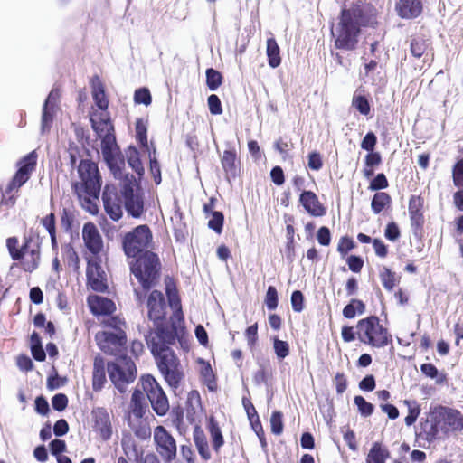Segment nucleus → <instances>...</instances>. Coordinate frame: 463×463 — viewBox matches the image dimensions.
<instances>
[{
    "instance_id": "obj_15",
    "label": "nucleus",
    "mask_w": 463,
    "mask_h": 463,
    "mask_svg": "<svg viewBox=\"0 0 463 463\" xmlns=\"http://www.w3.org/2000/svg\"><path fill=\"white\" fill-rule=\"evenodd\" d=\"M36 165V155L34 152L30 153L19 162V168L14 175V178L5 189V194H11L17 191L23 184H24Z\"/></svg>"
},
{
    "instance_id": "obj_37",
    "label": "nucleus",
    "mask_w": 463,
    "mask_h": 463,
    "mask_svg": "<svg viewBox=\"0 0 463 463\" xmlns=\"http://www.w3.org/2000/svg\"><path fill=\"white\" fill-rule=\"evenodd\" d=\"M41 224L46 229L50 234L52 248L57 247L55 216L50 213L41 220Z\"/></svg>"
},
{
    "instance_id": "obj_61",
    "label": "nucleus",
    "mask_w": 463,
    "mask_h": 463,
    "mask_svg": "<svg viewBox=\"0 0 463 463\" xmlns=\"http://www.w3.org/2000/svg\"><path fill=\"white\" fill-rule=\"evenodd\" d=\"M291 305L296 312H300L303 309V295L300 291L296 290L292 293Z\"/></svg>"
},
{
    "instance_id": "obj_36",
    "label": "nucleus",
    "mask_w": 463,
    "mask_h": 463,
    "mask_svg": "<svg viewBox=\"0 0 463 463\" xmlns=\"http://www.w3.org/2000/svg\"><path fill=\"white\" fill-rule=\"evenodd\" d=\"M365 310L364 304L358 299H352L348 305H346L343 310V315L346 318H353L356 314H363Z\"/></svg>"
},
{
    "instance_id": "obj_6",
    "label": "nucleus",
    "mask_w": 463,
    "mask_h": 463,
    "mask_svg": "<svg viewBox=\"0 0 463 463\" xmlns=\"http://www.w3.org/2000/svg\"><path fill=\"white\" fill-rule=\"evenodd\" d=\"M121 194L128 214L134 218H140L145 211L144 196L139 183L135 176L126 175L122 178Z\"/></svg>"
},
{
    "instance_id": "obj_5",
    "label": "nucleus",
    "mask_w": 463,
    "mask_h": 463,
    "mask_svg": "<svg viewBox=\"0 0 463 463\" xmlns=\"http://www.w3.org/2000/svg\"><path fill=\"white\" fill-rule=\"evenodd\" d=\"M356 334L360 342L376 348L386 346L391 338L375 316L361 319L356 326Z\"/></svg>"
},
{
    "instance_id": "obj_17",
    "label": "nucleus",
    "mask_w": 463,
    "mask_h": 463,
    "mask_svg": "<svg viewBox=\"0 0 463 463\" xmlns=\"http://www.w3.org/2000/svg\"><path fill=\"white\" fill-rule=\"evenodd\" d=\"M435 412L443 434H449L463 429V417L458 411L441 407Z\"/></svg>"
},
{
    "instance_id": "obj_12",
    "label": "nucleus",
    "mask_w": 463,
    "mask_h": 463,
    "mask_svg": "<svg viewBox=\"0 0 463 463\" xmlns=\"http://www.w3.org/2000/svg\"><path fill=\"white\" fill-rule=\"evenodd\" d=\"M153 439L156 451L165 463L173 462L177 454V445L172 434L164 427L157 426L154 430Z\"/></svg>"
},
{
    "instance_id": "obj_24",
    "label": "nucleus",
    "mask_w": 463,
    "mask_h": 463,
    "mask_svg": "<svg viewBox=\"0 0 463 463\" xmlns=\"http://www.w3.org/2000/svg\"><path fill=\"white\" fill-rule=\"evenodd\" d=\"M146 340L148 347H150L151 352L154 354H158L163 349L169 348L166 346V340L164 336V332L157 326V328L155 331L149 332L148 335H146Z\"/></svg>"
},
{
    "instance_id": "obj_3",
    "label": "nucleus",
    "mask_w": 463,
    "mask_h": 463,
    "mask_svg": "<svg viewBox=\"0 0 463 463\" xmlns=\"http://www.w3.org/2000/svg\"><path fill=\"white\" fill-rule=\"evenodd\" d=\"M78 172L80 182L73 185L74 192L77 194L81 206L94 214L98 212L96 202L101 188L98 166L90 161L84 160L80 163Z\"/></svg>"
},
{
    "instance_id": "obj_32",
    "label": "nucleus",
    "mask_w": 463,
    "mask_h": 463,
    "mask_svg": "<svg viewBox=\"0 0 463 463\" xmlns=\"http://www.w3.org/2000/svg\"><path fill=\"white\" fill-rule=\"evenodd\" d=\"M194 441L197 448L200 456L208 460L211 458V453L208 447V442L205 435L202 430H195L194 432Z\"/></svg>"
},
{
    "instance_id": "obj_46",
    "label": "nucleus",
    "mask_w": 463,
    "mask_h": 463,
    "mask_svg": "<svg viewBox=\"0 0 463 463\" xmlns=\"http://www.w3.org/2000/svg\"><path fill=\"white\" fill-rule=\"evenodd\" d=\"M210 432L213 439V446L215 450H218L223 444V438L220 428L214 422H211Z\"/></svg>"
},
{
    "instance_id": "obj_49",
    "label": "nucleus",
    "mask_w": 463,
    "mask_h": 463,
    "mask_svg": "<svg viewBox=\"0 0 463 463\" xmlns=\"http://www.w3.org/2000/svg\"><path fill=\"white\" fill-rule=\"evenodd\" d=\"M134 100L137 104H144L148 106L151 104L152 98L151 94L146 88H141L135 91Z\"/></svg>"
},
{
    "instance_id": "obj_9",
    "label": "nucleus",
    "mask_w": 463,
    "mask_h": 463,
    "mask_svg": "<svg viewBox=\"0 0 463 463\" xmlns=\"http://www.w3.org/2000/svg\"><path fill=\"white\" fill-rule=\"evenodd\" d=\"M154 356L156 359L157 367L167 383L171 387H177L183 378V372L175 353L167 348L161 350Z\"/></svg>"
},
{
    "instance_id": "obj_27",
    "label": "nucleus",
    "mask_w": 463,
    "mask_h": 463,
    "mask_svg": "<svg viewBox=\"0 0 463 463\" xmlns=\"http://www.w3.org/2000/svg\"><path fill=\"white\" fill-rule=\"evenodd\" d=\"M390 457L389 450L383 447L380 443L375 442L373 444L366 458L367 463H385L386 459Z\"/></svg>"
},
{
    "instance_id": "obj_40",
    "label": "nucleus",
    "mask_w": 463,
    "mask_h": 463,
    "mask_svg": "<svg viewBox=\"0 0 463 463\" xmlns=\"http://www.w3.org/2000/svg\"><path fill=\"white\" fill-rule=\"evenodd\" d=\"M121 446L125 455L128 458L137 457V444L134 439L130 435L123 436L121 439Z\"/></svg>"
},
{
    "instance_id": "obj_22",
    "label": "nucleus",
    "mask_w": 463,
    "mask_h": 463,
    "mask_svg": "<svg viewBox=\"0 0 463 463\" xmlns=\"http://www.w3.org/2000/svg\"><path fill=\"white\" fill-rule=\"evenodd\" d=\"M396 9L401 17L414 18L421 13V4L420 0H400Z\"/></svg>"
},
{
    "instance_id": "obj_63",
    "label": "nucleus",
    "mask_w": 463,
    "mask_h": 463,
    "mask_svg": "<svg viewBox=\"0 0 463 463\" xmlns=\"http://www.w3.org/2000/svg\"><path fill=\"white\" fill-rule=\"evenodd\" d=\"M258 326L254 324L246 329L245 336L250 346H253L257 341Z\"/></svg>"
},
{
    "instance_id": "obj_8",
    "label": "nucleus",
    "mask_w": 463,
    "mask_h": 463,
    "mask_svg": "<svg viewBox=\"0 0 463 463\" xmlns=\"http://www.w3.org/2000/svg\"><path fill=\"white\" fill-rule=\"evenodd\" d=\"M107 369L109 379L120 392H124L127 386L136 378V365L131 359L126 356L121 357L116 363L108 364Z\"/></svg>"
},
{
    "instance_id": "obj_50",
    "label": "nucleus",
    "mask_w": 463,
    "mask_h": 463,
    "mask_svg": "<svg viewBox=\"0 0 463 463\" xmlns=\"http://www.w3.org/2000/svg\"><path fill=\"white\" fill-rule=\"evenodd\" d=\"M265 304L269 310H274L278 307V293L277 289L269 286L268 288L266 297H265Z\"/></svg>"
},
{
    "instance_id": "obj_7",
    "label": "nucleus",
    "mask_w": 463,
    "mask_h": 463,
    "mask_svg": "<svg viewBox=\"0 0 463 463\" xmlns=\"http://www.w3.org/2000/svg\"><path fill=\"white\" fill-rule=\"evenodd\" d=\"M131 271L142 285L143 288L148 289L157 279L159 260L155 253L146 251L132 264Z\"/></svg>"
},
{
    "instance_id": "obj_57",
    "label": "nucleus",
    "mask_w": 463,
    "mask_h": 463,
    "mask_svg": "<svg viewBox=\"0 0 463 463\" xmlns=\"http://www.w3.org/2000/svg\"><path fill=\"white\" fill-rule=\"evenodd\" d=\"M105 324L108 327L113 329V332L124 331V328L126 327L125 322L118 317L108 318Z\"/></svg>"
},
{
    "instance_id": "obj_64",
    "label": "nucleus",
    "mask_w": 463,
    "mask_h": 463,
    "mask_svg": "<svg viewBox=\"0 0 463 463\" xmlns=\"http://www.w3.org/2000/svg\"><path fill=\"white\" fill-rule=\"evenodd\" d=\"M180 452L182 458L184 460L183 463H194V455L191 447L186 445H182L180 448Z\"/></svg>"
},
{
    "instance_id": "obj_11",
    "label": "nucleus",
    "mask_w": 463,
    "mask_h": 463,
    "mask_svg": "<svg viewBox=\"0 0 463 463\" xmlns=\"http://www.w3.org/2000/svg\"><path fill=\"white\" fill-rule=\"evenodd\" d=\"M141 383L155 412L159 416L165 415L169 410L168 400L156 379L150 374L144 375Z\"/></svg>"
},
{
    "instance_id": "obj_43",
    "label": "nucleus",
    "mask_w": 463,
    "mask_h": 463,
    "mask_svg": "<svg viewBox=\"0 0 463 463\" xmlns=\"http://www.w3.org/2000/svg\"><path fill=\"white\" fill-rule=\"evenodd\" d=\"M352 105L362 115H368L370 112V105L368 100L362 95H355L353 98Z\"/></svg>"
},
{
    "instance_id": "obj_59",
    "label": "nucleus",
    "mask_w": 463,
    "mask_h": 463,
    "mask_svg": "<svg viewBox=\"0 0 463 463\" xmlns=\"http://www.w3.org/2000/svg\"><path fill=\"white\" fill-rule=\"evenodd\" d=\"M346 262L349 269L353 272H360L364 266V260L360 257L355 255L349 256L346 260Z\"/></svg>"
},
{
    "instance_id": "obj_2",
    "label": "nucleus",
    "mask_w": 463,
    "mask_h": 463,
    "mask_svg": "<svg viewBox=\"0 0 463 463\" xmlns=\"http://www.w3.org/2000/svg\"><path fill=\"white\" fill-rule=\"evenodd\" d=\"M93 130L101 139V154L115 178H121L124 160L113 134L114 128L107 111H95L90 117Z\"/></svg>"
},
{
    "instance_id": "obj_60",
    "label": "nucleus",
    "mask_w": 463,
    "mask_h": 463,
    "mask_svg": "<svg viewBox=\"0 0 463 463\" xmlns=\"http://www.w3.org/2000/svg\"><path fill=\"white\" fill-rule=\"evenodd\" d=\"M354 248V242L352 239L348 237H343L341 238L338 246L337 250L342 254L345 255L349 250H353Z\"/></svg>"
},
{
    "instance_id": "obj_16",
    "label": "nucleus",
    "mask_w": 463,
    "mask_h": 463,
    "mask_svg": "<svg viewBox=\"0 0 463 463\" xmlns=\"http://www.w3.org/2000/svg\"><path fill=\"white\" fill-rule=\"evenodd\" d=\"M82 240L89 254L85 256H104L102 237L93 222H86L82 227Z\"/></svg>"
},
{
    "instance_id": "obj_1",
    "label": "nucleus",
    "mask_w": 463,
    "mask_h": 463,
    "mask_svg": "<svg viewBox=\"0 0 463 463\" xmlns=\"http://www.w3.org/2000/svg\"><path fill=\"white\" fill-rule=\"evenodd\" d=\"M375 23V10L368 4L358 2L343 9L340 22L332 32L335 38V47L354 50L358 43L361 28L373 26Z\"/></svg>"
},
{
    "instance_id": "obj_10",
    "label": "nucleus",
    "mask_w": 463,
    "mask_h": 463,
    "mask_svg": "<svg viewBox=\"0 0 463 463\" xmlns=\"http://www.w3.org/2000/svg\"><path fill=\"white\" fill-rule=\"evenodd\" d=\"M152 243V232L147 225H139L131 232L125 235L123 248L126 255L136 258L146 250Z\"/></svg>"
},
{
    "instance_id": "obj_52",
    "label": "nucleus",
    "mask_w": 463,
    "mask_h": 463,
    "mask_svg": "<svg viewBox=\"0 0 463 463\" xmlns=\"http://www.w3.org/2000/svg\"><path fill=\"white\" fill-rule=\"evenodd\" d=\"M65 256L68 260L69 265L72 266L75 269H79L80 268V259L77 252L74 250L72 247L67 245L65 247Z\"/></svg>"
},
{
    "instance_id": "obj_58",
    "label": "nucleus",
    "mask_w": 463,
    "mask_h": 463,
    "mask_svg": "<svg viewBox=\"0 0 463 463\" xmlns=\"http://www.w3.org/2000/svg\"><path fill=\"white\" fill-rule=\"evenodd\" d=\"M376 141H377L376 136L373 132H369L364 137V139L361 143V147L369 152H373V150L375 146Z\"/></svg>"
},
{
    "instance_id": "obj_31",
    "label": "nucleus",
    "mask_w": 463,
    "mask_h": 463,
    "mask_svg": "<svg viewBox=\"0 0 463 463\" xmlns=\"http://www.w3.org/2000/svg\"><path fill=\"white\" fill-rule=\"evenodd\" d=\"M268 62L271 68H277L281 62L279 55V47L274 38H269L267 40L266 49Z\"/></svg>"
},
{
    "instance_id": "obj_4",
    "label": "nucleus",
    "mask_w": 463,
    "mask_h": 463,
    "mask_svg": "<svg viewBox=\"0 0 463 463\" xmlns=\"http://www.w3.org/2000/svg\"><path fill=\"white\" fill-rule=\"evenodd\" d=\"M5 245L10 258L14 261H19V266L24 271L31 273L39 267L40 245L31 237L24 236L22 244L17 237H9L6 239Z\"/></svg>"
},
{
    "instance_id": "obj_54",
    "label": "nucleus",
    "mask_w": 463,
    "mask_h": 463,
    "mask_svg": "<svg viewBox=\"0 0 463 463\" xmlns=\"http://www.w3.org/2000/svg\"><path fill=\"white\" fill-rule=\"evenodd\" d=\"M208 106L212 114L220 115L222 113L220 99L216 95L212 94L208 97Z\"/></svg>"
},
{
    "instance_id": "obj_19",
    "label": "nucleus",
    "mask_w": 463,
    "mask_h": 463,
    "mask_svg": "<svg viewBox=\"0 0 463 463\" xmlns=\"http://www.w3.org/2000/svg\"><path fill=\"white\" fill-rule=\"evenodd\" d=\"M93 429L99 437L107 441L111 439L113 427L110 415L104 408L98 407L92 410Z\"/></svg>"
},
{
    "instance_id": "obj_48",
    "label": "nucleus",
    "mask_w": 463,
    "mask_h": 463,
    "mask_svg": "<svg viewBox=\"0 0 463 463\" xmlns=\"http://www.w3.org/2000/svg\"><path fill=\"white\" fill-rule=\"evenodd\" d=\"M452 177L454 184L458 188H463V158L453 166Z\"/></svg>"
},
{
    "instance_id": "obj_51",
    "label": "nucleus",
    "mask_w": 463,
    "mask_h": 463,
    "mask_svg": "<svg viewBox=\"0 0 463 463\" xmlns=\"http://www.w3.org/2000/svg\"><path fill=\"white\" fill-rule=\"evenodd\" d=\"M271 430L274 434L279 435L283 430L282 414L274 411L270 417Z\"/></svg>"
},
{
    "instance_id": "obj_28",
    "label": "nucleus",
    "mask_w": 463,
    "mask_h": 463,
    "mask_svg": "<svg viewBox=\"0 0 463 463\" xmlns=\"http://www.w3.org/2000/svg\"><path fill=\"white\" fill-rule=\"evenodd\" d=\"M430 42L422 36H416L411 42V52L416 58L428 56Z\"/></svg>"
},
{
    "instance_id": "obj_30",
    "label": "nucleus",
    "mask_w": 463,
    "mask_h": 463,
    "mask_svg": "<svg viewBox=\"0 0 463 463\" xmlns=\"http://www.w3.org/2000/svg\"><path fill=\"white\" fill-rule=\"evenodd\" d=\"M144 395L142 391L136 390L131 397V404H130V415L129 418H143V414L145 413V408L143 406Z\"/></svg>"
},
{
    "instance_id": "obj_20",
    "label": "nucleus",
    "mask_w": 463,
    "mask_h": 463,
    "mask_svg": "<svg viewBox=\"0 0 463 463\" xmlns=\"http://www.w3.org/2000/svg\"><path fill=\"white\" fill-rule=\"evenodd\" d=\"M148 317L156 323L161 321L165 316V305L163 294L154 290L147 299Z\"/></svg>"
},
{
    "instance_id": "obj_21",
    "label": "nucleus",
    "mask_w": 463,
    "mask_h": 463,
    "mask_svg": "<svg viewBox=\"0 0 463 463\" xmlns=\"http://www.w3.org/2000/svg\"><path fill=\"white\" fill-rule=\"evenodd\" d=\"M87 302L91 312L95 315H109L116 309L112 300L98 295L89 296Z\"/></svg>"
},
{
    "instance_id": "obj_33",
    "label": "nucleus",
    "mask_w": 463,
    "mask_h": 463,
    "mask_svg": "<svg viewBox=\"0 0 463 463\" xmlns=\"http://www.w3.org/2000/svg\"><path fill=\"white\" fill-rule=\"evenodd\" d=\"M391 197L387 193L378 192L373 197L371 207L375 214L380 213L386 206L391 203Z\"/></svg>"
},
{
    "instance_id": "obj_39",
    "label": "nucleus",
    "mask_w": 463,
    "mask_h": 463,
    "mask_svg": "<svg viewBox=\"0 0 463 463\" xmlns=\"http://www.w3.org/2000/svg\"><path fill=\"white\" fill-rule=\"evenodd\" d=\"M128 163L130 167L141 176L144 174V167L136 148H129L127 154Z\"/></svg>"
},
{
    "instance_id": "obj_56",
    "label": "nucleus",
    "mask_w": 463,
    "mask_h": 463,
    "mask_svg": "<svg viewBox=\"0 0 463 463\" xmlns=\"http://www.w3.org/2000/svg\"><path fill=\"white\" fill-rule=\"evenodd\" d=\"M52 404L54 410L58 411H63L68 404V399L65 394L59 393L53 396Z\"/></svg>"
},
{
    "instance_id": "obj_41",
    "label": "nucleus",
    "mask_w": 463,
    "mask_h": 463,
    "mask_svg": "<svg viewBox=\"0 0 463 463\" xmlns=\"http://www.w3.org/2000/svg\"><path fill=\"white\" fill-rule=\"evenodd\" d=\"M206 83L211 90H215L222 83V75L213 69L206 71Z\"/></svg>"
},
{
    "instance_id": "obj_38",
    "label": "nucleus",
    "mask_w": 463,
    "mask_h": 463,
    "mask_svg": "<svg viewBox=\"0 0 463 463\" xmlns=\"http://www.w3.org/2000/svg\"><path fill=\"white\" fill-rule=\"evenodd\" d=\"M379 276L384 288L387 289L388 291H392L394 288L397 282L395 273L391 271V269H389L388 268L383 267L381 269Z\"/></svg>"
},
{
    "instance_id": "obj_18",
    "label": "nucleus",
    "mask_w": 463,
    "mask_h": 463,
    "mask_svg": "<svg viewBox=\"0 0 463 463\" xmlns=\"http://www.w3.org/2000/svg\"><path fill=\"white\" fill-rule=\"evenodd\" d=\"M102 201L107 214L113 220L118 221L123 214L121 200L117 188L112 184H106L102 194Z\"/></svg>"
},
{
    "instance_id": "obj_45",
    "label": "nucleus",
    "mask_w": 463,
    "mask_h": 463,
    "mask_svg": "<svg viewBox=\"0 0 463 463\" xmlns=\"http://www.w3.org/2000/svg\"><path fill=\"white\" fill-rule=\"evenodd\" d=\"M53 113H54V109H52L51 107L43 106V114H42V125H41L43 133H44L45 131L50 129L51 125L52 123Z\"/></svg>"
},
{
    "instance_id": "obj_53",
    "label": "nucleus",
    "mask_w": 463,
    "mask_h": 463,
    "mask_svg": "<svg viewBox=\"0 0 463 463\" xmlns=\"http://www.w3.org/2000/svg\"><path fill=\"white\" fill-rule=\"evenodd\" d=\"M388 186V181L385 175L382 174H378L371 182L369 189L372 191H377L380 189H384Z\"/></svg>"
},
{
    "instance_id": "obj_62",
    "label": "nucleus",
    "mask_w": 463,
    "mask_h": 463,
    "mask_svg": "<svg viewBox=\"0 0 463 463\" xmlns=\"http://www.w3.org/2000/svg\"><path fill=\"white\" fill-rule=\"evenodd\" d=\"M384 235L392 241H396L400 237V230L397 224L394 222L389 223L385 229Z\"/></svg>"
},
{
    "instance_id": "obj_26",
    "label": "nucleus",
    "mask_w": 463,
    "mask_h": 463,
    "mask_svg": "<svg viewBox=\"0 0 463 463\" xmlns=\"http://www.w3.org/2000/svg\"><path fill=\"white\" fill-rule=\"evenodd\" d=\"M128 425L138 439L146 440L151 437V429L146 420L142 418H138V420L136 418H129Z\"/></svg>"
},
{
    "instance_id": "obj_44",
    "label": "nucleus",
    "mask_w": 463,
    "mask_h": 463,
    "mask_svg": "<svg viewBox=\"0 0 463 463\" xmlns=\"http://www.w3.org/2000/svg\"><path fill=\"white\" fill-rule=\"evenodd\" d=\"M354 404L357 406L361 415L364 417L370 416L373 411V405L365 401L362 396L354 397Z\"/></svg>"
},
{
    "instance_id": "obj_13",
    "label": "nucleus",
    "mask_w": 463,
    "mask_h": 463,
    "mask_svg": "<svg viewBox=\"0 0 463 463\" xmlns=\"http://www.w3.org/2000/svg\"><path fill=\"white\" fill-rule=\"evenodd\" d=\"M87 260V282L88 285L98 292H104L108 288L107 275L101 266L103 256H85Z\"/></svg>"
},
{
    "instance_id": "obj_23",
    "label": "nucleus",
    "mask_w": 463,
    "mask_h": 463,
    "mask_svg": "<svg viewBox=\"0 0 463 463\" xmlns=\"http://www.w3.org/2000/svg\"><path fill=\"white\" fill-rule=\"evenodd\" d=\"M106 383V367L103 358L97 356L94 359L93 373H92V386L93 390L100 391Z\"/></svg>"
},
{
    "instance_id": "obj_55",
    "label": "nucleus",
    "mask_w": 463,
    "mask_h": 463,
    "mask_svg": "<svg viewBox=\"0 0 463 463\" xmlns=\"http://www.w3.org/2000/svg\"><path fill=\"white\" fill-rule=\"evenodd\" d=\"M136 132L138 142L142 146H147V136H146V128L142 123V121L138 120L136 125Z\"/></svg>"
},
{
    "instance_id": "obj_35",
    "label": "nucleus",
    "mask_w": 463,
    "mask_h": 463,
    "mask_svg": "<svg viewBox=\"0 0 463 463\" xmlns=\"http://www.w3.org/2000/svg\"><path fill=\"white\" fill-rule=\"evenodd\" d=\"M236 153L231 150H225L222 157V165L227 175H235Z\"/></svg>"
},
{
    "instance_id": "obj_29",
    "label": "nucleus",
    "mask_w": 463,
    "mask_h": 463,
    "mask_svg": "<svg viewBox=\"0 0 463 463\" xmlns=\"http://www.w3.org/2000/svg\"><path fill=\"white\" fill-rule=\"evenodd\" d=\"M299 201L307 213L313 216L318 215V201L315 193L304 191Z\"/></svg>"
},
{
    "instance_id": "obj_42",
    "label": "nucleus",
    "mask_w": 463,
    "mask_h": 463,
    "mask_svg": "<svg viewBox=\"0 0 463 463\" xmlns=\"http://www.w3.org/2000/svg\"><path fill=\"white\" fill-rule=\"evenodd\" d=\"M223 220V214L221 212L215 211L212 213L211 219L208 222V227L220 234L222 231Z\"/></svg>"
},
{
    "instance_id": "obj_47",
    "label": "nucleus",
    "mask_w": 463,
    "mask_h": 463,
    "mask_svg": "<svg viewBox=\"0 0 463 463\" xmlns=\"http://www.w3.org/2000/svg\"><path fill=\"white\" fill-rule=\"evenodd\" d=\"M273 347L275 354L279 360L284 359L289 354L288 344L285 341L274 338Z\"/></svg>"
},
{
    "instance_id": "obj_25",
    "label": "nucleus",
    "mask_w": 463,
    "mask_h": 463,
    "mask_svg": "<svg viewBox=\"0 0 463 463\" xmlns=\"http://www.w3.org/2000/svg\"><path fill=\"white\" fill-rule=\"evenodd\" d=\"M421 431L427 441H432L438 438L439 433H442L436 412L431 415L430 419L426 420L421 424Z\"/></svg>"
},
{
    "instance_id": "obj_14",
    "label": "nucleus",
    "mask_w": 463,
    "mask_h": 463,
    "mask_svg": "<svg viewBox=\"0 0 463 463\" xmlns=\"http://www.w3.org/2000/svg\"><path fill=\"white\" fill-rule=\"evenodd\" d=\"M97 345L106 354L118 355L127 343L125 331L112 332L105 330L98 332L95 336Z\"/></svg>"
},
{
    "instance_id": "obj_34",
    "label": "nucleus",
    "mask_w": 463,
    "mask_h": 463,
    "mask_svg": "<svg viewBox=\"0 0 463 463\" xmlns=\"http://www.w3.org/2000/svg\"><path fill=\"white\" fill-rule=\"evenodd\" d=\"M92 95L93 99L100 111H106L108 108V100L105 97L103 86L99 80L97 83L93 82Z\"/></svg>"
}]
</instances>
